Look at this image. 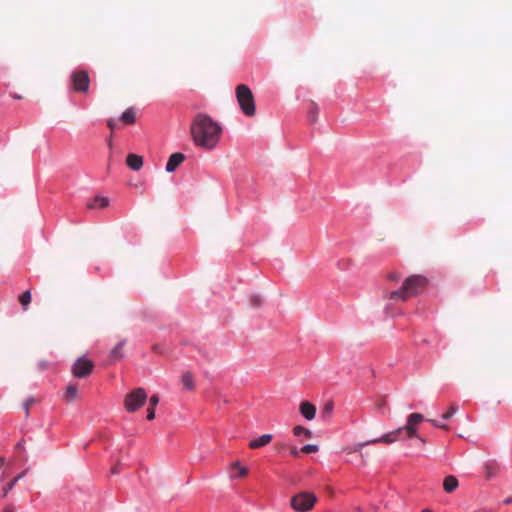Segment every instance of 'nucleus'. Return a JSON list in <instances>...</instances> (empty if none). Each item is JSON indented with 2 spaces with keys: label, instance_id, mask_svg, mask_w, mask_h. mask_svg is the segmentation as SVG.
<instances>
[{
  "label": "nucleus",
  "instance_id": "nucleus-25",
  "mask_svg": "<svg viewBox=\"0 0 512 512\" xmlns=\"http://www.w3.org/2000/svg\"><path fill=\"white\" fill-rule=\"evenodd\" d=\"M457 410L458 406L455 403L451 404L448 411L442 415V418L444 420H449L457 412Z\"/></svg>",
  "mask_w": 512,
  "mask_h": 512
},
{
  "label": "nucleus",
  "instance_id": "nucleus-35",
  "mask_svg": "<svg viewBox=\"0 0 512 512\" xmlns=\"http://www.w3.org/2000/svg\"><path fill=\"white\" fill-rule=\"evenodd\" d=\"M300 452H301V451H300V450H298V449H297V448H295V447H293V448L291 449V455H292V456H294V457H298Z\"/></svg>",
  "mask_w": 512,
  "mask_h": 512
},
{
  "label": "nucleus",
  "instance_id": "nucleus-9",
  "mask_svg": "<svg viewBox=\"0 0 512 512\" xmlns=\"http://www.w3.org/2000/svg\"><path fill=\"white\" fill-rule=\"evenodd\" d=\"M299 409L302 416L307 420H313L316 416V407L308 401L301 402Z\"/></svg>",
  "mask_w": 512,
  "mask_h": 512
},
{
  "label": "nucleus",
  "instance_id": "nucleus-17",
  "mask_svg": "<svg viewBox=\"0 0 512 512\" xmlns=\"http://www.w3.org/2000/svg\"><path fill=\"white\" fill-rule=\"evenodd\" d=\"M121 121L124 122L125 124L127 125H132L135 123L136 121V116H135V111L133 108H128L126 109L121 117H120Z\"/></svg>",
  "mask_w": 512,
  "mask_h": 512
},
{
  "label": "nucleus",
  "instance_id": "nucleus-28",
  "mask_svg": "<svg viewBox=\"0 0 512 512\" xmlns=\"http://www.w3.org/2000/svg\"><path fill=\"white\" fill-rule=\"evenodd\" d=\"M303 453H315L318 451V446L314 444H307L300 449Z\"/></svg>",
  "mask_w": 512,
  "mask_h": 512
},
{
  "label": "nucleus",
  "instance_id": "nucleus-26",
  "mask_svg": "<svg viewBox=\"0 0 512 512\" xmlns=\"http://www.w3.org/2000/svg\"><path fill=\"white\" fill-rule=\"evenodd\" d=\"M94 202L95 204L94 205H90L91 208H94L96 206H99V207H106L109 203L108 199L105 198V197H101V196H97L95 199H94Z\"/></svg>",
  "mask_w": 512,
  "mask_h": 512
},
{
  "label": "nucleus",
  "instance_id": "nucleus-42",
  "mask_svg": "<svg viewBox=\"0 0 512 512\" xmlns=\"http://www.w3.org/2000/svg\"><path fill=\"white\" fill-rule=\"evenodd\" d=\"M12 97H13L14 99H21V98H22L20 95H16V94H13V95H12Z\"/></svg>",
  "mask_w": 512,
  "mask_h": 512
},
{
  "label": "nucleus",
  "instance_id": "nucleus-34",
  "mask_svg": "<svg viewBox=\"0 0 512 512\" xmlns=\"http://www.w3.org/2000/svg\"><path fill=\"white\" fill-rule=\"evenodd\" d=\"M3 512H16V511H15V507L12 504H7L4 507Z\"/></svg>",
  "mask_w": 512,
  "mask_h": 512
},
{
  "label": "nucleus",
  "instance_id": "nucleus-14",
  "mask_svg": "<svg viewBox=\"0 0 512 512\" xmlns=\"http://www.w3.org/2000/svg\"><path fill=\"white\" fill-rule=\"evenodd\" d=\"M27 471L28 470H25L18 474L14 479H12L7 485L3 487L1 494L2 498H5L8 495V493L14 488L16 483L26 475Z\"/></svg>",
  "mask_w": 512,
  "mask_h": 512
},
{
  "label": "nucleus",
  "instance_id": "nucleus-16",
  "mask_svg": "<svg viewBox=\"0 0 512 512\" xmlns=\"http://www.w3.org/2000/svg\"><path fill=\"white\" fill-rule=\"evenodd\" d=\"M458 487V480L456 477L449 475L443 481V488L447 493H452Z\"/></svg>",
  "mask_w": 512,
  "mask_h": 512
},
{
  "label": "nucleus",
  "instance_id": "nucleus-4",
  "mask_svg": "<svg viewBox=\"0 0 512 512\" xmlns=\"http://www.w3.org/2000/svg\"><path fill=\"white\" fill-rule=\"evenodd\" d=\"M235 95L243 114L247 117L255 116V99L251 89L246 84H239L235 88Z\"/></svg>",
  "mask_w": 512,
  "mask_h": 512
},
{
  "label": "nucleus",
  "instance_id": "nucleus-31",
  "mask_svg": "<svg viewBox=\"0 0 512 512\" xmlns=\"http://www.w3.org/2000/svg\"><path fill=\"white\" fill-rule=\"evenodd\" d=\"M431 422V424L437 428H440V429H443V430H448L449 429V426L446 425V424H441L439 423L437 420H429Z\"/></svg>",
  "mask_w": 512,
  "mask_h": 512
},
{
  "label": "nucleus",
  "instance_id": "nucleus-6",
  "mask_svg": "<svg viewBox=\"0 0 512 512\" xmlns=\"http://www.w3.org/2000/svg\"><path fill=\"white\" fill-rule=\"evenodd\" d=\"M147 400V393L143 388H136L126 394L124 407L127 412L134 413L139 410Z\"/></svg>",
  "mask_w": 512,
  "mask_h": 512
},
{
  "label": "nucleus",
  "instance_id": "nucleus-33",
  "mask_svg": "<svg viewBox=\"0 0 512 512\" xmlns=\"http://www.w3.org/2000/svg\"><path fill=\"white\" fill-rule=\"evenodd\" d=\"M107 126L113 132L117 128V123L114 119L107 120Z\"/></svg>",
  "mask_w": 512,
  "mask_h": 512
},
{
  "label": "nucleus",
  "instance_id": "nucleus-27",
  "mask_svg": "<svg viewBox=\"0 0 512 512\" xmlns=\"http://www.w3.org/2000/svg\"><path fill=\"white\" fill-rule=\"evenodd\" d=\"M36 403V399L34 397H29L28 399L25 400V402L23 403V408L26 412V415L28 416L29 413H30V408L33 404Z\"/></svg>",
  "mask_w": 512,
  "mask_h": 512
},
{
  "label": "nucleus",
  "instance_id": "nucleus-3",
  "mask_svg": "<svg viewBox=\"0 0 512 512\" xmlns=\"http://www.w3.org/2000/svg\"><path fill=\"white\" fill-rule=\"evenodd\" d=\"M427 285L428 280L425 276L411 275L404 280L399 289L386 293L385 298L396 302H406L409 298L423 292Z\"/></svg>",
  "mask_w": 512,
  "mask_h": 512
},
{
  "label": "nucleus",
  "instance_id": "nucleus-38",
  "mask_svg": "<svg viewBox=\"0 0 512 512\" xmlns=\"http://www.w3.org/2000/svg\"><path fill=\"white\" fill-rule=\"evenodd\" d=\"M512 503V496L504 500V504L508 505Z\"/></svg>",
  "mask_w": 512,
  "mask_h": 512
},
{
  "label": "nucleus",
  "instance_id": "nucleus-22",
  "mask_svg": "<svg viewBox=\"0 0 512 512\" xmlns=\"http://www.w3.org/2000/svg\"><path fill=\"white\" fill-rule=\"evenodd\" d=\"M19 301H20L21 305L24 307V310H26L28 304L31 302V293H30V291L27 290V291L23 292L19 296Z\"/></svg>",
  "mask_w": 512,
  "mask_h": 512
},
{
  "label": "nucleus",
  "instance_id": "nucleus-11",
  "mask_svg": "<svg viewBox=\"0 0 512 512\" xmlns=\"http://www.w3.org/2000/svg\"><path fill=\"white\" fill-rule=\"evenodd\" d=\"M126 164L130 169L139 171L143 166V158L137 154L130 153L127 155Z\"/></svg>",
  "mask_w": 512,
  "mask_h": 512
},
{
  "label": "nucleus",
  "instance_id": "nucleus-10",
  "mask_svg": "<svg viewBox=\"0 0 512 512\" xmlns=\"http://www.w3.org/2000/svg\"><path fill=\"white\" fill-rule=\"evenodd\" d=\"M185 160V155L182 153H174L172 154L166 164V171L173 172L177 169V167Z\"/></svg>",
  "mask_w": 512,
  "mask_h": 512
},
{
  "label": "nucleus",
  "instance_id": "nucleus-12",
  "mask_svg": "<svg viewBox=\"0 0 512 512\" xmlns=\"http://www.w3.org/2000/svg\"><path fill=\"white\" fill-rule=\"evenodd\" d=\"M271 440H272V435L264 434V435L260 436L259 438L252 440L249 443V448H251V449L261 448V447L269 444L271 442Z\"/></svg>",
  "mask_w": 512,
  "mask_h": 512
},
{
  "label": "nucleus",
  "instance_id": "nucleus-20",
  "mask_svg": "<svg viewBox=\"0 0 512 512\" xmlns=\"http://www.w3.org/2000/svg\"><path fill=\"white\" fill-rule=\"evenodd\" d=\"M181 382L188 390H193L195 388L193 375L190 372H186L182 375Z\"/></svg>",
  "mask_w": 512,
  "mask_h": 512
},
{
  "label": "nucleus",
  "instance_id": "nucleus-43",
  "mask_svg": "<svg viewBox=\"0 0 512 512\" xmlns=\"http://www.w3.org/2000/svg\"><path fill=\"white\" fill-rule=\"evenodd\" d=\"M422 512H433V510H431V509H429V508H425V509H423V511H422Z\"/></svg>",
  "mask_w": 512,
  "mask_h": 512
},
{
  "label": "nucleus",
  "instance_id": "nucleus-24",
  "mask_svg": "<svg viewBox=\"0 0 512 512\" xmlns=\"http://www.w3.org/2000/svg\"><path fill=\"white\" fill-rule=\"evenodd\" d=\"M249 303L252 307L258 308L262 304V297L260 295L253 294L249 297Z\"/></svg>",
  "mask_w": 512,
  "mask_h": 512
},
{
  "label": "nucleus",
  "instance_id": "nucleus-40",
  "mask_svg": "<svg viewBox=\"0 0 512 512\" xmlns=\"http://www.w3.org/2000/svg\"><path fill=\"white\" fill-rule=\"evenodd\" d=\"M422 444L426 443V440L420 436L417 437Z\"/></svg>",
  "mask_w": 512,
  "mask_h": 512
},
{
  "label": "nucleus",
  "instance_id": "nucleus-13",
  "mask_svg": "<svg viewBox=\"0 0 512 512\" xmlns=\"http://www.w3.org/2000/svg\"><path fill=\"white\" fill-rule=\"evenodd\" d=\"M500 470V466L495 461H489L485 464V474L487 479L495 477Z\"/></svg>",
  "mask_w": 512,
  "mask_h": 512
},
{
  "label": "nucleus",
  "instance_id": "nucleus-18",
  "mask_svg": "<svg viewBox=\"0 0 512 512\" xmlns=\"http://www.w3.org/2000/svg\"><path fill=\"white\" fill-rule=\"evenodd\" d=\"M125 345V341H120L110 353V357L114 361L121 360L123 358V348Z\"/></svg>",
  "mask_w": 512,
  "mask_h": 512
},
{
  "label": "nucleus",
  "instance_id": "nucleus-2",
  "mask_svg": "<svg viewBox=\"0 0 512 512\" xmlns=\"http://www.w3.org/2000/svg\"><path fill=\"white\" fill-rule=\"evenodd\" d=\"M424 420V416L420 413H412L407 418V423L403 427H399L398 429L389 432L379 438H375L369 440L367 442L357 443L353 446L345 447L343 452L346 454H352L356 452H361L363 447L374 444V443H386L391 444L398 439L401 438L402 434H405L407 438L418 437L417 435V425Z\"/></svg>",
  "mask_w": 512,
  "mask_h": 512
},
{
  "label": "nucleus",
  "instance_id": "nucleus-15",
  "mask_svg": "<svg viewBox=\"0 0 512 512\" xmlns=\"http://www.w3.org/2000/svg\"><path fill=\"white\" fill-rule=\"evenodd\" d=\"M158 403L159 396L157 394L152 395L149 400V407L147 408V419L149 421L155 418V407L158 405Z\"/></svg>",
  "mask_w": 512,
  "mask_h": 512
},
{
  "label": "nucleus",
  "instance_id": "nucleus-30",
  "mask_svg": "<svg viewBox=\"0 0 512 512\" xmlns=\"http://www.w3.org/2000/svg\"><path fill=\"white\" fill-rule=\"evenodd\" d=\"M333 410V403L327 402L323 408V415H330Z\"/></svg>",
  "mask_w": 512,
  "mask_h": 512
},
{
  "label": "nucleus",
  "instance_id": "nucleus-19",
  "mask_svg": "<svg viewBox=\"0 0 512 512\" xmlns=\"http://www.w3.org/2000/svg\"><path fill=\"white\" fill-rule=\"evenodd\" d=\"M77 394H78L77 386L74 384H69L64 393V399L67 402H72L77 398Z\"/></svg>",
  "mask_w": 512,
  "mask_h": 512
},
{
  "label": "nucleus",
  "instance_id": "nucleus-29",
  "mask_svg": "<svg viewBox=\"0 0 512 512\" xmlns=\"http://www.w3.org/2000/svg\"><path fill=\"white\" fill-rule=\"evenodd\" d=\"M317 114H318V107L316 104L313 103L312 109L310 111V117H311L312 122H315L317 120Z\"/></svg>",
  "mask_w": 512,
  "mask_h": 512
},
{
  "label": "nucleus",
  "instance_id": "nucleus-39",
  "mask_svg": "<svg viewBox=\"0 0 512 512\" xmlns=\"http://www.w3.org/2000/svg\"><path fill=\"white\" fill-rule=\"evenodd\" d=\"M108 146L112 148V136L108 139Z\"/></svg>",
  "mask_w": 512,
  "mask_h": 512
},
{
  "label": "nucleus",
  "instance_id": "nucleus-36",
  "mask_svg": "<svg viewBox=\"0 0 512 512\" xmlns=\"http://www.w3.org/2000/svg\"><path fill=\"white\" fill-rule=\"evenodd\" d=\"M120 471V467H119V464H117L116 466H114L112 469H111V473L112 474H118Z\"/></svg>",
  "mask_w": 512,
  "mask_h": 512
},
{
  "label": "nucleus",
  "instance_id": "nucleus-32",
  "mask_svg": "<svg viewBox=\"0 0 512 512\" xmlns=\"http://www.w3.org/2000/svg\"><path fill=\"white\" fill-rule=\"evenodd\" d=\"M387 278L391 281H398L401 278V275L398 272H390L387 275Z\"/></svg>",
  "mask_w": 512,
  "mask_h": 512
},
{
  "label": "nucleus",
  "instance_id": "nucleus-7",
  "mask_svg": "<svg viewBox=\"0 0 512 512\" xmlns=\"http://www.w3.org/2000/svg\"><path fill=\"white\" fill-rule=\"evenodd\" d=\"M72 89L75 92L87 93L90 86V77L85 70H75L71 76Z\"/></svg>",
  "mask_w": 512,
  "mask_h": 512
},
{
  "label": "nucleus",
  "instance_id": "nucleus-1",
  "mask_svg": "<svg viewBox=\"0 0 512 512\" xmlns=\"http://www.w3.org/2000/svg\"><path fill=\"white\" fill-rule=\"evenodd\" d=\"M222 128L209 115L198 113L192 120L190 134L194 144L205 150L214 149L221 137Z\"/></svg>",
  "mask_w": 512,
  "mask_h": 512
},
{
  "label": "nucleus",
  "instance_id": "nucleus-37",
  "mask_svg": "<svg viewBox=\"0 0 512 512\" xmlns=\"http://www.w3.org/2000/svg\"><path fill=\"white\" fill-rule=\"evenodd\" d=\"M16 448L17 449H23L24 448V443L22 441L18 442L17 445H16Z\"/></svg>",
  "mask_w": 512,
  "mask_h": 512
},
{
  "label": "nucleus",
  "instance_id": "nucleus-21",
  "mask_svg": "<svg viewBox=\"0 0 512 512\" xmlns=\"http://www.w3.org/2000/svg\"><path fill=\"white\" fill-rule=\"evenodd\" d=\"M293 434L295 436L303 435L304 437H306L308 439L312 438V432L309 429H307L301 425H297L293 428Z\"/></svg>",
  "mask_w": 512,
  "mask_h": 512
},
{
  "label": "nucleus",
  "instance_id": "nucleus-23",
  "mask_svg": "<svg viewBox=\"0 0 512 512\" xmlns=\"http://www.w3.org/2000/svg\"><path fill=\"white\" fill-rule=\"evenodd\" d=\"M232 468L233 469H237L238 470V474L235 476V477H240V478H243L247 475L248 473V469L245 467V466H241L239 464V462H234L232 464Z\"/></svg>",
  "mask_w": 512,
  "mask_h": 512
},
{
  "label": "nucleus",
  "instance_id": "nucleus-5",
  "mask_svg": "<svg viewBox=\"0 0 512 512\" xmlns=\"http://www.w3.org/2000/svg\"><path fill=\"white\" fill-rule=\"evenodd\" d=\"M317 496L312 492H300L290 500L291 507L297 512H307L313 509Z\"/></svg>",
  "mask_w": 512,
  "mask_h": 512
},
{
  "label": "nucleus",
  "instance_id": "nucleus-8",
  "mask_svg": "<svg viewBox=\"0 0 512 512\" xmlns=\"http://www.w3.org/2000/svg\"><path fill=\"white\" fill-rule=\"evenodd\" d=\"M94 364L91 360L80 357L72 366V374L74 377L83 378L88 376L93 370Z\"/></svg>",
  "mask_w": 512,
  "mask_h": 512
},
{
  "label": "nucleus",
  "instance_id": "nucleus-41",
  "mask_svg": "<svg viewBox=\"0 0 512 512\" xmlns=\"http://www.w3.org/2000/svg\"><path fill=\"white\" fill-rule=\"evenodd\" d=\"M5 463V459L4 458H0V468L4 465Z\"/></svg>",
  "mask_w": 512,
  "mask_h": 512
}]
</instances>
